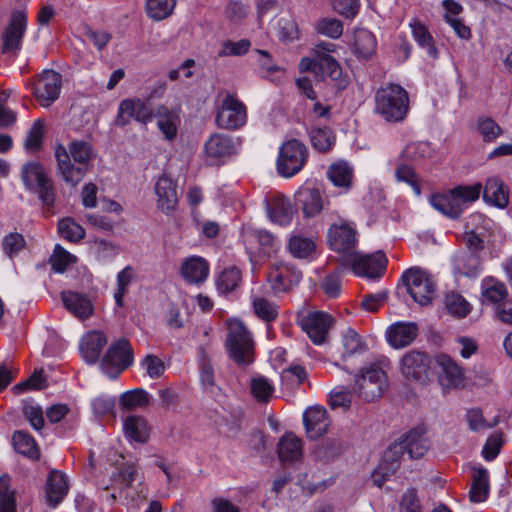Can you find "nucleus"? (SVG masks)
I'll use <instances>...</instances> for the list:
<instances>
[{"label":"nucleus","mask_w":512,"mask_h":512,"mask_svg":"<svg viewBox=\"0 0 512 512\" xmlns=\"http://www.w3.org/2000/svg\"><path fill=\"white\" fill-rule=\"evenodd\" d=\"M395 178L398 182L409 185L416 196L421 195L420 179L411 166L399 164L395 170Z\"/></svg>","instance_id":"6e6d98bb"},{"label":"nucleus","mask_w":512,"mask_h":512,"mask_svg":"<svg viewBox=\"0 0 512 512\" xmlns=\"http://www.w3.org/2000/svg\"><path fill=\"white\" fill-rule=\"evenodd\" d=\"M15 451L31 460H39L40 449L35 439L26 431H15L12 436Z\"/></svg>","instance_id":"ea45409f"},{"label":"nucleus","mask_w":512,"mask_h":512,"mask_svg":"<svg viewBox=\"0 0 512 512\" xmlns=\"http://www.w3.org/2000/svg\"><path fill=\"white\" fill-rule=\"evenodd\" d=\"M209 262L201 256H190L181 265V276L189 284H202L209 276Z\"/></svg>","instance_id":"bb28decb"},{"label":"nucleus","mask_w":512,"mask_h":512,"mask_svg":"<svg viewBox=\"0 0 512 512\" xmlns=\"http://www.w3.org/2000/svg\"><path fill=\"white\" fill-rule=\"evenodd\" d=\"M119 402L124 409L144 408L149 404V394L143 388H135L122 393Z\"/></svg>","instance_id":"8fccbe9b"},{"label":"nucleus","mask_w":512,"mask_h":512,"mask_svg":"<svg viewBox=\"0 0 512 512\" xmlns=\"http://www.w3.org/2000/svg\"><path fill=\"white\" fill-rule=\"evenodd\" d=\"M387 383L385 371L377 365L361 369L357 375L353 390L366 401H374L382 396Z\"/></svg>","instance_id":"9d476101"},{"label":"nucleus","mask_w":512,"mask_h":512,"mask_svg":"<svg viewBox=\"0 0 512 512\" xmlns=\"http://www.w3.org/2000/svg\"><path fill=\"white\" fill-rule=\"evenodd\" d=\"M388 259L383 251L368 255H355L351 262L353 273L370 279L381 278L387 269Z\"/></svg>","instance_id":"dca6fc26"},{"label":"nucleus","mask_w":512,"mask_h":512,"mask_svg":"<svg viewBox=\"0 0 512 512\" xmlns=\"http://www.w3.org/2000/svg\"><path fill=\"white\" fill-rule=\"evenodd\" d=\"M316 30L319 34L338 39L343 33V24L334 18H323L317 22Z\"/></svg>","instance_id":"0e129e2a"},{"label":"nucleus","mask_w":512,"mask_h":512,"mask_svg":"<svg viewBox=\"0 0 512 512\" xmlns=\"http://www.w3.org/2000/svg\"><path fill=\"white\" fill-rule=\"evenodd\" d=\"M400 507L402 512H422L416 488L410 487L403 493Z\"/></svg>","instance_id":"774afa93"},{"label":"nucleus","mask_w":512,"mask_h":512,"mask_svg":"<svg viewBox=\"0 0 512 512\" xmlns=\"http://www.w3.org/2000/svg\"><path fill=\"white\" fill-rule=\"evenodd\" d=\"M342 453L343 446L339 440L326 439L316 444L312 455L315 461L327 464L335 461Z\"/></svg>","instance_id":"58836bf2"},{"label":"nucleus","mask_w":512,"mask_h":512,"mask_svg":"<svg viewBox=\"0 0 512 512\" xmlns=\"http://www.w3.org/2000/svg\"><path fill=\"white\" fill-rule=\"evenodd\" d=\"M481 193H483V199L495 207L503 209L509 203L508 190L499 177L489 178Z\"/></svg>","instance_id":"473e14b6"},{"label":"nucleus","mask_w":512,"mask_h":512,"mask_svg":"<svg viewBox=\"0 0 512 512\" xmlns=\"http://www.w3.org/2000/svg\"><path fill=\"white\" fill-rule=\"evenodd\" d=\"M419 328L414 322L397 321L389 325L385 336L388 344L394 349L409 346L418 336Z\"/></svg>","instance_id":"5701e85b"},{"label":"nucleus","mask_w":512,"mask_h":512,"mask_svg":"<svg viewBox=\"0 0 512 512\" xmlns=\"http://www.w3.org/2000/svg\"><path fill=\"white\" fill-rule=\"evenodd\" d=\"M4 254L11 260L18 255L26 246L24 236L19 232H9L6 234L1 242Z\"/></svg>","instance_id":"4d7b16f0"},{"label":"nucleus","mask_w":512,"mask_h":512,"mask_svg":"<svg viewBox=\"0 0 512 512\" xmlns=\"http://www.w3.org/2000/svg\"><path fill=\"white\" fill-rule=\"evenodd\" d=\"M309 159V151L304 143L292 138L283 142L276 158V171L286 179L300 173Z\"/></svg>","instance_id":"6e6552de"},{"label":"nucleus","mask_w":512,"mask_h":512,"mask_svg":"<svg viewBox=\"0 0 512 512\" xmlns=\"http://www.w3.org/2000/svg\"><path fill=\"white\" fill-rule=\"evenodd\" d=\"M296 323L314 345H322L334 323V318L324 311L303 310L297 313Z\"/></svg>","instance_id":"9b49d317"},{"label":"nucleus","mask_w":512,"mask_h":512,"mask_svg":"<svg viewBox=\"0 0 512 512\" xmlns=\"http://www.w3.org/2000/svg\"><path fill=\"white\" fill-rule=\"evenodd\" d=\"M57 168L62 179L72 186H76L85 177L89 163L95 158L92 145L83 140H73L68 150L58 144L55 149Z\"/></svg>","instance_id":"f257e3e1"},{"label":"nucleus","mask_w":512,"mask_h":512,"mask_svg":"<svg viewBox=\"0 0 512 512\" xmlns=\"http://www.w3.org/2000/svg\"><path fill=\"white\" fill-rule=\"evenodd\" d=\"M288 250L294 258L309 259L316 251V244L311 238L293 235L289 239Z\"/></svg>","instance_id":"79ce46f5"},{"label":"nucleus","mask_w":512,"mask_h":512,"mask_svg":"<svg viewBox=\"0 0 512 512\" xmlns=\"http://www.w3.org/2000/svg\"><path fill=\"white\" fill-rule=\"evenodd\" d=\"M448 313L456 318H465L471 311L470 303L459 293H447L444 299Z\"/></svg>","instance_id":"de8ad7c7"},{"label":"nucleus","mask_w":512,"mask_h":512,"mask_svg":"<svg viewBox=\"0 0 512 512\" xmlns=\"http://www.w3.org/2000/svg\"><path fill=\"white\" fill-rule=\"evenodd\" d=\"M26 27L27 17L25 12L14 10L11 15L10 23L2 35V53L16 54L20 50Z\"/></svg>","instance_id":"f3484780"},{"label":"nucleus","mask_w":512,"mask_h":512,"mask_svg":"<svg viewBox=\"0 0 512 512\" xmlns=\"http://www.w3.org/2000/svg\"><path fill=\"white\" fill-rule=\"evenodd\" d=\"M138 473V467L135 463H124L118 468L112 476V479L116 483H120L123 488H129L132 486Z\"/></svg>","instance_id":"680f3d73"},{"label":"nucleus","mask_w":512,"mask_h":512,"mask_svg":"<svg viewBox=\"0 0 512 512\" xmlns=\"http://www.w3.org/2000/svg\"><path fill=\"white\" fill-rule=\"evenodd\" d=\"M354 40V51L359 57L368 59L373 55L377 45L373 33L366 29H359L355 32Z\"/></svg>","instance_id":"c03bdc74"},{"label":"nucleus","mask_w":512,"mask_h":512,"mask_svg":"<svg viewBox=\"0 0 512 512\" xmlns=\"http://www.w3.org/2000/svg\"><path fill=\"white\" fill-rule=\"evenodd\" d=\"M344 354L352 356L365 351L366 346L360 335L352 328H348L342 336Z\"/></svg>","instance_id":"bf43d9fd"},{"label":"nucleus","mask_w":512,"mask_h":512,"mask_svg":"<svg viewBox=\"0 0 512 512\" xmlns=\"http://www.w3.org/2000/svg\"><path fill=\"white\" fill-rule=\"evenodd\" d=\"M439 368V383L444 388H459L464 385V370L448 354L439 353L435 356Z\"/></svg>","instance_id":"6ab92c4d"},{"label":"nucleus","mask_w":512,"mask_h":512,"mask_svg":"<svg viewBox=\"0 0 512 512\" xmlns=\"http://www.w3.org/2000/svg\"><path fill=\"white\" fill-rule=\"evenodd\" d=\"M140 365L152 379L159 378L165 372L164 362L156 355H146Z\"/></svg>","instance_id":"69168bd1"},{"label":"nucleus","mask_w":512,"mask_h":512,"mask_svg":"<svg viewBox=\"0 0 512 512\" xmlns=\"http://www.w3.org/2000/svg\"><path fill=\"white\" fill-rule=\"evenodd\" d=\"M62 76L54 70H44L33 85V95L43 107H49L60 95Z\"/></svg>","instance_id":"4468645a"},{"label":"nucleus","mask_w":512,"mask_h":512,"mask_svg":"<svg viewBox=\"0 0 512 512\" xmlns=\"http://www.w3.org/2000/svg\"><path fill=\"white\" fill-rule=\"evenodd\" d=\"M180 107L168 108L165 105H159L155 110V115L158 119V128H178L181 123Z\"/></svg>","instance_id":"09e8293b"},{"label":"nucleus","mask_w":512,"mask_h":512,"mask_svg":"<svg viewBox=\"0 0 512 512\" xmlns=\"http://www.w3.org/2000/svg\"><path fill=\"white\" fill-rule=\"evenodd\" d=\"M274 392L272 382L264 377L259 376L251 380V393L258 402H268Z\"/></svg>","instance_id":"13d9d810"},{"label":"nucleus","mask_w":512,"mask_h":512,"mask_svg":"<svg viewBox=\"0 0 512 512\" xmlns=\"http://www.w3.org/2000/svg\"><path fill=\"white\" fill-rule=\"evenodd\" d=\"M225 346L229 357L238 366H248L254 362L253 335L243 321L236 320L229 324Z\"/></svg>","instance_id":"39448f33"},{"label":"nucleus","mask_w":512,"mask_h":512,"mask_svg":"<svg viewBox=\"0 0 512 512\" xmlns=\"http://www.w3.org/2000/svg\"><path fill=\"white\" fill-rule=\"evenodd\" d=\"M508 296L506 285L492 277H487L482 281V303L483 304H500Z\"/></svg>","instance_id":"e433bc0d"},{"label":"nucleus","mask_w":512,"mask_h":512,"mask_svg":"<svg viewBox=\"0 0 512 512\" xmlns=\"http://www.w3.org/2000/svg\"><path fill=\"white\" fill-rule=\"evenodd\" d=\"M374 102L375 111L389 123L403 121L409 111L408 92L396 83H388L377 89Z\"/></svg>","instance_id":"7ed1b4c3"},{"label":"nucleus","mask_w":512,"mask_h":512,"mask_svg":"<svg viewBox=\"0 0 512 512\" xmlns=\"http://www.w3.org/2000/svg\"><path fill=\"white\" fill-rule=\"evenodd\" d=\"M277 453L285 464L300 461L303 456V442L294 433L287 432L277 444Z\"/></svg>","instance_id":"c756f323"},{"label":"nucleus","mask_w":512,"mask_h":512,"mask_svg":"<svg viewBox=\"0 0 512 512\" xmlns=\"http://www.w3.org/2000/svg\"><path fill=\"white\" fill-rule=\"evenodd\" d=\"M176 0H146L147 15L156 20H163L173 12Z\"/></svg>","instance_id":"864d4df0"},{"label":"nucleus","mask_w":512,"mask_h":512,"mask_svg":"<svg viewBox=\"0 0 512 512\" xmlns=\"http://www.w3.org/2000/svg\"><path fill=\"white\" fill-rule=\"evenodd\" d=\"M61 300L65 308L80 319H87L93 314V304L83 293L63 291L61 292Z\"/></svg>","instance_id":"c85d7f7f"},{"label":"nucleus","mask_w":512,"mask_h":512,"mask_svg":"<svg viewBox=\"0 0 512 512\" xmlns=\"http://www.w3.org/2000/svg\"><path fill=\"white\" fill-rule=\"evenodd\" d=\"M459 273L467 278H477L482 272L480 255L473 252H464L457 265Z\"/></svg>","instance_id":"49530a36"},{"label":"nucleus","mask_w":512,"mask_h":512,"mask_svg":"<svg viewBox=\"0 0 512 512\" xmlns=\"http://www.w3.org/2000/svg\"><path fill=\"white\" fill-rule=\"evenodd\" d=\"M20 177L24 188L36 194L44 207L48 209L54 207L56 189L42 163L35 160L24 163L21 167Z\"/></svg>","instance_id":"20e7f679"},{"label":"nucleus","mask_w":512,"mask_h":512,"mask_svg":"<svg viewBox=\"0 0 512 512\" xmlns=\"http://www.w3.org/2000/svg\"><path fill=\"white\" fill-rule=\"evenodd\" d=\"M125 437L130 442L146 443L149 439L150 429L147 420L138 415H129L123 422Z\"/></svg>","instance_id":"2f4dec72"},{"label":"nucleus","mask_w":512,"mask_h":512,"mask_svg":"<svg viewBox=\"0 0 512 512\" xmlns=\"http://www.w3.org/2000/svg\"><path fill=\"white\" fill-rule=\"evenodd\" d=\"M68 490L69 486L66 475L59 470L50 471L45 484L46 502L48 506L56 508L63 501Z\"/></svg>","instance_id":"a878e982"},{"label":"nucleus","mask_w":512,"mask_h":512,"mask_svg":"<svg viewBox=\"0 0 512 512\" xmlns=\"http://www.w3.org/2000/svg\"><path fill=\"white\" fill-rule=\"evenodd\" d=\"M255 238L258 242V253L261 258L269 259L276 255L281 243L277 237L267 230L255 231Z\"/></svg>","instance_id":"37998d69"},{"label":"nucleus","mask_w":512,"mask_h":512,"mask_svg":"<svg viewBox=\"0 0 512 512\" xmlns=\"http://www.w3.org/2000/svg\"><path fill=\"white\" fill-rule=\"evenodd\" d=\"M481 183L472 185H457L447 193H434L430 196V205L445 217L458 220L464 210L477 201L482 192Z\"/></svg>","instance_id":"f03ea898"},{"label":"nucleus","mask_w":512,"mask_h":512,"mask_svg":"<svg viewBox=\"0 0 512 512\" xmlns=\"http://www.w3.org/2000/svg\"><path fill=\"white\" fill-rule=\"evenodd\" d=\"M430 369L431 357L423 351L410 350L402 356L400 361V370L410 381L425 382L429 378Z\"/></svg>","instance_id":"ddd939ff"},{"label":"nucleus","mask_w":512,"mask_h":512,"mask_svg":"<svg viewBox=\"0 0 512 512\" xmlns=\"http://www.w3.org/2000/svg\"><path fill=\"white\" fill-rule=\"evenodd\" d=\"M155 112L147 100L140 98L124 99L120 102L117 114V123L121 126L128 125L132 118L141 124L146 125L152 121Z\"/></svg>","instance_id":"2eb2a0df"},{"label":"nucleus","mask_w":512,"mask_h":512,"mask_svg":"<svg viewBox=\"0 0 512 512\" xmlns=\"http://www.w3.org/2000/svg\"><path fill=\"white\" fill-rule=\"evenodd\" d=\"M106 344L107 337L103 332H88L81 340L80 353L87 363L94 364L99 360Z\"/></svg>","instance_id":"cd10ccee"},{"label":"nucleus","mask_w":512,"mask_h":512,"mask_svg":"<svg viewBox=\"0 0 512 512\" xmlns=\"http://www.w3.org/2000/svg\"><path fill=\"white\" fill-rule=\"evenodd\" d=\"M309 137L312 147L321 153L329 152L336 143L333 130H310Z\"/></svg>","instance_id":"3c124183"},{"label":"nucleus","mask_w":512,"mask_h":512,"mask_svg":"<svg viewBox=\"0 0 512 512\" xmlns=\"http://www.w3.org/2000/svg\"><path fill=\"white\" fill-rule=\"evenodd\" d=\"M157 207L165 215H171L178 206L177 183L166 174H162L155 183Z\"/></svg>","instance_id":"412c9836"},{"label":"nucleus","mask_w":512,"mask_h":512,"mask_svg":"<svg viewBox=\"0 0 512 512\" xmlns=\"http://www.w3.org/2000/svg\"><path fill=\"white\" fill-rule=\"evenodd\" d=\"M409 27L411 28L413 39L416 41L418 46L426 50L430 58L434 60L437 59L439 57V51L435 46L434 38L429 32L427 26L420 20L413 19L409 23Z\"/></svg>","instance_id":"f704fd0d"},{"label":"nucleus","mask_w":512,"mask_h":512,"mask_svg":"<svg viewBox=\"0 0 512 512\" xmlns=\"http://www.w3.org/2000/svg\"><path fill=\"white\" fill-rule=\"evenodd\" d=\"M302 272L291 264H281L269 274L271 287L279 292L289 291L302 280Z\"/></svg>","instance_id":"b1692460"},{"label":"nucleus","mask_w":512,"mask_h":512,"mask_svg":"<svg viewBox=\"0 0 512 512\" xmlns=\"http://www.w3.org/2000/svg\"><path fill=\"white\" fill-rule=\"evenodd\" d=\"M269 220L280 226H289L294 218L295 206L289 197L281 193L271 195L265 201Z\"/></svg>","instance_id":"a211bd4d"},{"label":"nucleus","mask_w":512,"mask_h":512,"mask_svg":"<svg viewBox=\"0 0 512 512\" xmlns=\"http://www.w3.org/2000/svg\"><path fill=\"white\" fill-rule=\"evenodd\" d=\"M490 481L488 470L483 466L473 468L469 499L472 503H483L489 498Z\"/></svg>","instance_id":"7c9ffc66"},{"label":"nucleus","mask_w":512,"mask_h":512,"mask_svg":"<svg viewBox=\"0 0 512 512\" xmlns=\"http://www.w3.org/2000/svg\"><path fill=\"white\" fill-rule=\"evenodd\" d=\"M242 282V271L235 265L224 268L216 279V288L221 295L235 291Z\"/></svg>","instance_id":"4c0bfd02"},{"label":"nucleus","mask_w":512,"mask_h":512,"mask_svg":"<svg viewBox=\"0 0 512 512\" xmlns=\"http://www.w3.org/2000/svg\"><path fill=\"white\" fill-rule=\"evenodd\" d=\"M251 306L256 317L267 324L273 323L279 317L280 306L265 297H252Z\"/></svg>","instance_id":"a19ab883"},{"label":"nucleus","mask_w":512,"mask_h":512,"mask_svg":"<svg viewBox=\"0 0 512 512\" xmlns=\"http://www.w3.org/2000/svg\"><path fill=\"white\" fill-rule=\"evenodd\" d=\"M76 261V256L68 252L63 246L60 244L54 246L53 254L50 257V264L55 272L64 273Z\"/></svg>","instance_id":"603ef678"},{"label":"nucleus","mask_w":512,"mask_h":512,"mask_svg":"<svg viewBox=\"0 0 512 512\" xmlns=\"http://www.w3.org/2000/svg\"><path fill=\"white\" fill-rule=\"evenodd\" d=\"M133 363L132 345L127 338L121 337L109 346L100 365L104 373L116 378Z\"/></svg>","instance_id":"1a4fd4ad"},{"label":"nucleus","mask_w":512,"mask_h":512,"mask_svg":"<svg viewBox=\"0 0 512 512\" xmlns=\"http://www.w3.org/2000/svg\"><path fill=\"white\" fill-rule=\"evenodd\" d=\"M327 177L340 193H347L353 185V169L345 162L331 164L327 170Z\"/></svg>","instance_id":"72a5a7b5"},{"label":"nucleus","mask_w":512,"mask_h":512,"mask_svg":"<svg viewBox=\"0 0 512 512\" xmlns=\"http://www.w3.org/2000/svg\"><path fill=\"white\" fill-rule=\"evenodd\" d=\"M251 47V42L248 39H241L239 41L226 40L222 43V47L218 52L219 57L227 56H242L245 55Z\"/></svg>","instance_id":"e2e57ef3"},{"label":"nucleus","mask_w":512,"mask_h":512,"mask_svg":"<svg viewBox=\"0 0 512 512\" xmlns=\"http://www.w3.org/2000/svg\"><path fill=\"white\" fill-rule=\"evenodd\" d=\"M241 142L238 138L223 133H215L210 136L205 144V152L208 157L222 158L236 154Z\"/></svg>","instance_id":"393cba45"},{"label":"nucleus","mask_w":512,"mask_h":512,"mask_svg":"<svg viewBox=\"0 0 512 512\" xmlns=\"http://www.w3.org/2000/svg\"><path fill=\"white\" fill-rule=\"evenodd\" d=\"M57 231L60 237L72 243L80 242L86 234L85 229L71 217L60 219L57 224Z\"/></svg>","instance_id":"a18cd8bd"},{"label":"nucleus","mask_w":512,"mask_h":512,"mask_svg":"<svg viewBox=\"0 0 512 512\" xmlns=\"http://www.w3.org/2000/svg\"><path fill=\"white\" fill-rule=\"evenodd\" d=\"M405 453H407V451L405 448V441L402 436L399 441H395L388 446L384 452L383 462L389 464L391 466V470L395 471L399 467L401 457Z\"/></svg>","instance_id":"052dcab7"},{"label":"nucleus","mask_w":512,"mask_h":512,"mask_svg":"<svg viewBox=\"0 0 512 512\" xmlns=\"http://www.w3.org/2000/svg\"><path fill=\"white\" fill-rule=\"evenodd\" d=\"M329 205L323 184L316 179H307L294 193V206L304 219L319 216Z\"/></svg>","instance_id":"423d86ee"},{"label":"nucleus","mask_w":512,"mask_h":512,"mask_svg":"<svg viewBox=\"0 0 512 512\" xmlns=\"http://www.w3.org/2000/svg\"><path fill=\"white\" fill-rule=\"evenodd\" d=\"M328 242L336 252H349L358 243L356 229L347 223L333 224L328 230Z\"/></svg>","instance_id":"4be33fe9"},{"label":"nucleus","mask_w":512,"mask_h":512,"mask_svg":"<svg viewBox=\"0 0 512 512\" xmlns=\"http://www.w3.org/2000/svg\"><path fill=\"white\" fill-rule=\"evenodd\" d=\"M219 128H241L247 122V109L235 95L227 93L218 108Z\"/></svg>","instance_id":"f8f14e48"},{"label":"nucleus","mask_w":512,"mask_h":512,"mask_svg":"<svg viewBox=\"0 0 512 512\" xmlns=\"http://www.w3.org/2000/svg\"><path fill=\"white\" fill-rule=\"evenodd\" d=\"M92 410L97 417H103L114 413L115 398L102 394L91 402Z\"/></svg>","instance_id":"338daca9"},{"label":"nucleus","mask_w":512,"mask_h":512,"mask_svg":"<svg viewBox=\"0 0 512 512\" xmlns=\"http://www.w3.org/2000/svg\"><path fill=\"white\" fill-rule=\"evenodd\" d=\"M425 433V427L417 426L409 430L407 434L403 435L405 448L411 459H420L428 451V445L426 444V439L424 438Z\"/></svg>","instance_id":"c9c22d12"},{"label":"nucleus","mask_w":512,"mask_h":512,"mask_svg":"<svg viewBox=\"0 0 512 512\" xmlns=\"http://www.w3.org/2000/svg\"><path fill=\"white\" fill-rule=\"evenodd\" d=\"M402 290L421 306L430 304L435 296V284L428 273L419 267H410L402 273L396 294L400 295Z\"/></svg>","instance_id":"0eeeda50"},{"label":"nucleus","mask_w":512,"mask_h":512,"mask_svg":"<svg viewBox=\"0 0 512 512\" xmlns=\"http://www.w3.org/2000/svg\"><path fill=\"white\" fill-rule=\"evenodd\" d=\"M306 434L310 439H318L325 433L331 424L329 413L322 405L310 406L302 415Z\"/></svg>","instance_id":"aec40b11"},{"label":"nucleus","mask_w":512,"mask_h":512,"mask_svg":"<svg viewBox=\"0 0 512 512\" xmlns=\"http://www.w3.org/2000/svg\"><path fill=\"white\" fill-rule=\"evenodd\" d=\"M318 70V79L320 80H323L325 77H329L331 80L337 81L342 75V69L339 62L333 56L325 53L319 57Z\"/></svg>","instance_id":"5fc2aeb1"}]
</instances>
